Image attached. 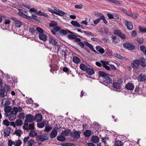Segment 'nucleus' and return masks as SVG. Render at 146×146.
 <instances>
[{"instance_id": "nucleus-1", "label": "nucleus", "mask_w": 146, "mask_h": 146, "mask_svg": "<svg viewBox=\"0 0 146 146\" xmlns=\"http://www.w3.org/2000/svg\"><path fill=\"white\" fill-rule=\"evenodd\" d=\"M99 75L103 79V84L105 85H107L108 84L111 83L112 79L109 77L108 74L103 71H100L98 73Z\"/></svg>"}, {"instance_id": "nucleus-2", "label": "nucleus", "mask_w": 146, "mask_h": 146, "mask_svg": "<svg viewBox=\"0 0 146 146\" xmlns=\"http://www.w3.org/2000/svg\"><path fill=\"white\" fill-rule=\"evenodd\" d=\"M48 136L47 134H44L38 135L36 137V140L43 142L46 140L48 139Z\"/></svg>"}, {"instance_id": "nucleus-3", "label": "nucleus", "mask_w": 146, "mask_h": 146, "mask_svg": "<svg viewBox=\"0 0 146 146\" xmlns=\"http://www.w3.org/2000/svg\"><path fill=\"white\" fill-rule=\"evenodd\" d=\"M61 30V28L59 26H56L53 27L51 31V33L55 35L56 37H59L60 35L58 32Z\"/></svg>"}, {"instance_id": "nucleus-4", "label": "nucleus", "mask_w": 146, "mask_h": 146, "mask_svg": "<svg viewBox=\"0 0 146 146\" xmlns=\"http://www.w3.org/2000/svg\"><path fill=\"white\" fill-rule=\"evenodd\" d=\"M139 60L137 59L134 60L131 63V66L134 70L139 69Z\"/></svg>"}, {"instance_id": "nucleus-5", "label": "nucleus", "mask_w": 146, "mask_h": 146, "mask_svg": "<svg viewBox=\"0 0 146 146\" xmlns=\"http://www.w3.org/2000/svg\"><path fill=\"white\" fill-rule=\"evenodd\" d=\"M123 46L124 48L129 50H133L134 49L135 47L133 44L129 42L124 43L123 44Z\"/></svg>"}, {"instance_id": "nucleus-6", "label": "nucleus", "mask_w": 146, "mask_h": 146, "mask_svg": "<svg viewBox=\"0 0 146 146\" xmlns=\"http://www.w3.org/2000/svg\"><path fill=\"white\" fill-rule=\"evenodd\" d=\"M10 19L13 21L15 26L17 28L20 27L22 25V22L15 17H12Z\"/></svg>"}, {"instance_id": "nucleus-7", "label": "nucleus", "mask_w": 146, "mask_h": 146, "mask_svg": "<svg viewBox=\"0 0 146 146\" xmlns=\"http://www.w3.org/2000/svg\"><path fill=\"white\" fill-rule=\"evenodd\" d=\"M15 112L13 110L9 114V119L10 121H13L16 118V114Z\"/></svg>"}, {"instance_id": "nucleus-8", "label": "nucleus", "mask_w": 146, "mask_h": 146, "mask_svg": "<svg viewBox=\"0 0 146 146\" xmlns=\"http://www.w3.org/2000/svg\"><path fill=\"white\" fill-rule=\"evenodd\" d=\"M80 131H76L72 134L71 137L74 139H78L80 137Z\"/></svg>"}, {"instance_id": "nucleus-9", "label": "nucleus", "mask_w": 146, "mask_h": 146, "mask_svg": "<svg viewBox=\"0 0 146 146\" xmlns=\"http://www.w3.org/2000/svg\"><path fill=\"white\" fill-rule=\"evenodd\" d=\"M26 119L29 122H32L34 119V117L32 115L28 114L25 117Z\"/></svg>"}, {"instance_id": "nucleus-10", "label": "nucleus", "mask_w": 146, "mask_h": 146, "mask_svg": "<svg viewBox=\"0 0 146 146\" xmlns=\"http://www.w3.org/2000/svg\"><path fill=\"white\" fill-rule=\"evenodd\" d=\"M42 116L40 113L37 114L34 117L35 120L38 122L41 121L42 120Z\"/></svg>"}, {"instance_id": "nucleus-11", "label": "nucleus", "mask_w": 146, "mask_h": 146, "mask_svg": "<svg viewBox=\"0 0 146 146\" xmlns=\"http://www.w3.org/2000/svg\"><path fill=\"white\" fill-rule=\"evenodd\" d=\"M125 25L127 28V29L129 30H132L133 29V25L132 23L128 21H125Z\"/></svg>"}, {"instance_id": "nucleus-12", "label": "nucleus", "mask_w": 146, "mask_h": 146, "mask_svg": "<svg viewBox=\"0 0 146 146\" xmlns=\"http://www.w3.org/2000/svg\"><path fill=\"white\" fill-rule=\"evenodd\" d=\"M84 42L85 44V45L89 47L91 50L93 52L95 53L98 54V53L94 49L93 47V46L91 44L89 43L87 41H85Z\"/></svg>"}, {"instance_id": "nucleus-13", "label": "nucleus", "mask_w": 146, "mask_h": 146, "mask_svg": "<svg viewBox=\"0 0 146 146\" xmlns=\"http://www.w3.org/2000/svg\"><path fill=\"white\" fill-rule=\"evenodd\" d=\"M7 92L6 90L3 88L0 90V96L4 98L7 95Z\"/></svg>"}, {"instance_id": "nucleus-14", "label": "nucleus", "mask_w": 146, "mask_h": 146, "mask_svg": "<svg viewBox=\"0 0 146 146\" xmlns=\"http://www.w3.org/2000/svg\"><path fill=\"white\" fill-rule=\"evenodd\" d=\"M138 80L142 82H144L146 80V76L144 74H141L138 76Z\"/></svg>"}, {"instance_id": "nucleus-15", "label": "nucleus", "mask_w": 146, "mask_h": 146, "mask_svg": "<svg viewBox=\"0 0 146 146\" xmlns=\"http://www.w3.org/2000/svg\"><path fill=\"white\" fill-rule=\"evenodd\" d=\"M48 121L46 120L40 123H38L37 126L39 128H42L44 126L45 124L48 125Z\"/></svg>"}, {"instance_id": "nucleus-16", "label": "nucleus", "mask_w": 146, "mask_h": 146, "mask_svg": "<svg viewBox=\"0 0 146 146\" xmlns=\"http://www.w3.org/2000/svg\"><path fill=\"white\" fill-rule=\"evenodd\" d=\"M113 87L119 90L121 87V85L117 82H113Z\"/></svg>"}, {"instance_id": "nucleus-17", "label": "nucleus", "mask_w": 146, "mask_h": 146, "mask_svg": "<svg viewBox=\"0 0 146 146\" xmlns=\"http://www.w3.org/2000/svg\"><path fill=\"white\" fill-rule=\"evenodd\" d=\"M125 88L127 90H132L134 89V86L132 83H129L126 85Z\"/></svg>"}, {"instance_id": "nucleus-18", "label": "nucleus", "mask_w": 146, "mask_h": 146, "mask_svg": "<svg viewBox=\"0 0 146 146\" xmlns=\"http://www.w3.org/2000/svg\"><path fill=\"white\" fill-rule=\"evenodd\" d=\"M91 140L94 143H98L99 141V138L97 136H93L91 137Z\"/></svg>"}, {"instance_id": "nucleus-19", "label": "nucleus", "mask_w": 146, "mask_h": 146, "mask_svg": "<svg viewBox=\"0 0 146 146\" xmlns=\"http://www.w3.org/2000/svg\"><path fill=\"white\" fill-rule=\"evenodd\" d=\"M11 128L10 127H9L6 129H5L4 131V137H7L9 135L10 133V130Z\"/></svg>"}, {"instance_id": "nucleus-20", "label": "nucleus", "mask_w": 146, "mask_h": 146, "mask_svg": "<svg viewBox=\"0 0 146 146\" xmlns=\"http://www.w3.org/2000/svg\"><path fill=\"white\" fill-rule=\"evenodd\" d=\"M57 134V132L56 129H53L51 131L50 134V137L53 139L55 137Z\"/></svg>"}, {"instance_id": "nucleus-21", "label": "nucleus", "mask_w": 146, "mask_h": 146, "mask_svg": "<svg viewBox=\"0 0 146 146\" xmlns=\"http://www.w3.org/2000/svg\"><path fill=\"white\" fill-rule=\"evenodd\" d=\"M39 38L40 40L44 41H46L47 40V38L46 35L43 33L40 34L39 35Z\"/></svg>"}, {"instance_id": "nucleus-22", "label": "nucleus", "mask_w": 146, "mask_h": 146, "mask_svg": "<svg viewBox=\"0 0 146 146\" xmlns=\"http://www.w3.org/2000/svg\"><path fill=\"white\" fill-rule=\"evenodd\" d=\"M96 49L98 51L102 54H104V50L100 46H96Z\"/></svg>"}, {"instance_id": "nucleus-23", "label": "nucleus", "mask_w": 146, "mask_h": 146, "mask_svg": "<svg viewBox=\"0 0 146 146\" xmlns=\"http://www.w3.org/2000/svg\"><path fill=\"white\" fill-rule=\"evenodd\" d=\"M23 133V132L21 130L16 129L15 132L13 133V135H16L17 136H18L19 137L21 136V134Z\"/></svg>"}, {"instance_id": "nucleus-24", "label": "nucleus", "mask_w": 146, "mask_h": 146, "mask_svg": "<svg viewBox=\"0 0 146 146\" xmlns=\"http://www.w3.org/2000/svg\"><path fill=\"white\" fill-rule=\"evenodd\" d=\"M86 71V72L89 75H92L94 73V70L90 68H87Z\"/></svg>"}, {"instance_id": "nucleus-25", "label": "nucleus", "mask_w": 146, "mask_h": 146, "mask_svg": "<svg viewBox=\"0 0 146 146\" xmlns=\"http://www.w3.org/2000/svg\"><path fill=\"white\" fill-rule=\"evenodd\" d=\"M49 41L50 43L53 45H56L57 43V42L51 37H50L49 38Z\"/></svg>"}, {"instance_id": "nucleus-26", "label": "nucleus", "mask_w": 146, "mask_h": 146, "mask_svg": "<svg viewBox=\"0 0 146 146\" xmlns=\"http://www.w3.org/2000/svg\"><path fill=\"white\" fill-rule=\"evenodd\" d=\"M139 62L140 63V64L141 66L143 67L145 66L146 65L145 63V59L144 58H139Z\"/></svg>"}, {"instance_id": "nucleus-27", "label": "nucleus", "mask_w": 146, "mask_h": 146, "mask_svg": "<svg viewBox=\"0 0 146 146\" xmlns=\"http://www.w3.org/2000/svg\"><path fill=\"white\" fill-rule=\"evenodd\" d=\"M12 108L9 106H6L4 107V111L5 112L10 113L12 111Z\"/></svg>"}, {"instance_id": "nucleus-28", "label": "nucleus", "mask_w": 146, "mask_h": 146, "mask_svg": "<svg viewBox=\"0 0 146 146\" xmlns=\"http://www.w3.org/2000/svg\"><path fill=\"white\" fill-rule=\"evenodd\" d=\"M73 61L76 64H79L80 62V59L77 56H74L72 58Z\"/></svg>"}, {"instance_id": "nucleus-29", "label": "nucleus", "mask_w": 146, "mask_h": 146, "mask_svg": "<svg viewBox=\"0 0 146 146\" xmlns=\"http://www.w3.org/2000/svg\"><path fill=\"white\" fill-rule=\"evenodd\" d=\"M58 33H59V35H61L62 36H64L68 34L67 29L61 30L60 31L58 32Z\"/></svg>"}, {"instance_id": "nucleus-30", "label": "nucleus", "mask_w": 146, "mask_h": 146, "mask_svg": "<svg viewBox=\"0 0 146 146\" xmlns=\"http://www.w3.org/2000/svg\"><path fill=\"white\" fill-rule=\"evenodd\" d=\"M58 23L54 21H52L49 24V26L50 27L52 28L57 26Z\"/></svg>"}, {"instance_id": "nucleus-31", "label": "nucleus", "mask_w": 146, "mask_h": 146, "mask_svg": "<svg viewBox=\"0 0 146 146\" xmlns=\"http://www.w3.org/2000/svg\"><path fill=\"white\" fill-rule=\"evenodd\" d=\"M57 139L58 141L61 142H64L66 140V138L61 135L58 136L57 137Z\"/></svg>"}, {"instance_id": "nucleus-32", "label": "nucleus", "mask_w": 146, "mask_h": 146, "mask_svg": "<svg viewBox=\"0 0 146 146\" xmlns=\"http://www.w3.org/2000/svg\"><path fill=\"white\" fill-rule=\"evenodd\" d=\"M71 23L74 26L76 27H80V25L77 22L74 21H72L71 22Z\"/></svg>"}, {"instance_id": "nucleus-33", "label": "nucleus", "mask_w": 146, "mask_h": 146, "mask_svg": "<svg viewBox=\"0 0 146 146\" xmlns=\"http://www.w3.org/2000/svg\"><path fill=\"white\" fill-rule=\"evenodd\" d=\"M88 67L84 64L82 63L80 65V68L82 70L86 71Z\"/></svg>"}, {"instance_id": "nucleus-34", "label": "nucleus", "mask_w": 146, "mask_h": 146, "mask_svg": "<svg viewBox=\"0 0 146 146\" xmlns=\"http://www.w3.org/2000/svg\"><path fill=\"white\" fill-rule=\"evenodd\" d=\"M15 122L17 126H21L23 124V121L21 119H17Z\"/></svg>"}, {"instance_id": "nucleus-35", "label": "nucleus", "mask_w": 146, "mask_h": 146, "mask_svg": "<svg viewBox=\"0 0 146 146\" xmlns=\"http://www.w3.org/2000/svg\"><path fill=\"white\" fill-rule=\"evenodd\" d=\"M67 38L70 40L75 39L77 38V36L75 34H70L68 35Z\"/></svg>"}, {"instance_id": "nucleus-36", "label": "nucleus", "mask_w": 146, "mask_h": 146, "mask_svg": "<svg viewBox=\"0 0 146 146\" xmlns=\"http://www.w3.org/2000/svg\"><path fill=\"white\" fill-rule=\"evenodd\" d=\"M13 110L14 111V112H15V114H17L18 111L21 112L22 111V108L20 106L18 108L14 107L13 108Z\"/></svg>"}, {"instance_id": "nucleus-37", "label": "nucleus", "mask_w": 146, "mask_h": 146, "mask_svg": "<svg viewBox=\"0 0 146 146\" xmlns=\"http://www.w3.org/2000/svg\"><path fill=\"white\" fill-rule=\"evenodd\" d=\"M140 49L141 50L145 55H146V47L143 45L140 46Z\"/></svg>"}, {"instance_id": "nucleus-38", "label": "nucleus", "mask_w": 146, "mask_h": 146, "mask_svg": "<svg viewBox=\"0 0 146 146\" xmlns=\"http://www.w3.org/2000/svg\"><path fill=\"white\" fill-rule=\"evenodd\" d=\"M36 30L35 28L33 27H31L29 29L30 32L32 34H34L36 31Z\"/></svg>"}, {"instance_id": "nucleus-39", "label": "nucleus", "mask_w": 146, "mask_h": 146, "mask_svg": "<svg viewBox=\"0 0 146 146\" xmlns=\"http://www.w3.org/2000/svg\"><path fill=\"white\" fill-rule=\"evenodd\" d=\"M83 134L86 137H88L91 134V131L89 130H86L84 132Z\"/></svg>"}, {"instance_id": "nucleus-40", "label": "nucleus", "mask_w": 146, "mask_h": 146, "mask_svg": "<svg viewBox=\"0 0 146 146\" xmlns=\"http://www.w3.org/2000/svg\"><path fill=\"white\" fill-rule=\"evenodd\" d=\"M84 33H85V35H86L88 36H95L96 35L92 33L91 32L88 31H84Z\"/></svg>"}, {"instance_id": "nucleus-41", "label": "nucleus", "mask_w": 146, "mask_h": 146, "mask_svg": "<svg viewBox=\"0 0 146 146\" xmlns=\"http://www.w3.org/2000/svg\"><path fill=\"white\" fill-rule=\"evenodd\" d=\"M139 31L141 33H146V28L144 27H139Z\"/></svg>"}, {"instance_id": "nucleus-42", "label": "nucleus", "mask_w": 146, "mask_h": 146, "mask_svg": "<svg viewBox=\"0 0 146 146\" xmlns=\"http://www.w3.org/2000/svg\"><path fill=\"white\" fill-rule=\"evenodd\" d=\"M100 61L102 64L104 68L105 67V66H107V65H109V62L104 61L102 60H100Z\"/></svg>"}, {"instance_id": "nucleus-43", "label": "nucleus", "mask_w": 146, "mask_h": 146, "mask_svg": "<svg viewBox=\"0 0 146 146\" xmlns=\"http://www.w3.org/2000/svg\"><path fill=\"white\" fill-rule=\"evenodd\" d=\"M91 40L93 41L98 42L101 43H102L103 42L101 40H100L98 38H92Z\"/></svg>"}, {"instance_id": "nucleus-44", "label": "nucleus", "mask_w": 146, "mask_h": 146, "mask_svg": "<svg viewBox=\"0 0 146 146\" xmlns=\"http://www.w3.org/2000/svg\"><path fill=\"white\" fill-rule=\"evenodd\" d=\"M3 123L5 125L8 126L9 125L10 122L7 119H5L3 120Z\"/></svg>"}, {"instance_id": "nucleus-45", "label": "nucleus", "mask_w": 146, "mask_h": 146, "mask_svg": "<svg viewBox=\"0 0 146 146\" xmlns=\"http://www.w3.org/2000/svg\"><path fill=\"white\" fill-rule=\"evenodd\" d=\"M58 12L57 13H58V14H57V15L60 16H63V15H65L66 13L64 11L60 10L59 9V10H58Z\"/></svg>"}, {"instance_id": "nucleus-46", "label": "nucleus", "mask_w": 146, "mask_h": 146, "mask_svg": "<svg viewBox=\"0 0 146 146\" xmlns=\"http://www.w3.org/2000/svg\"><path fill=\"white\" fill-rule=\"evenodd\" d=\"M34 123H32L30 124L28 126V130H34Z\"/></svg>"}, {"instance_id": "nucleus-47", "label": "nucleus", "mask_w": 146, "mask_h": 146, "mask_svg": "<svg viewBox=\"0 0 146 146\" xmlns=\"http://www.w3.org/2000/svg\"><path fill=\"white\" fill-rule=\"evenodd\" d=\"M45 128L44 129V131L46 132H48L52 128L51 127L47 125H48L46 124Z\"/></svg>"}, {"instance_id": "nucleus-48", "label": "nucleus", "mask_w": 146, "mask_h": 146, "mask_svg": "<svg viewBox=\"0 0 146 146\" xmlns=\"http://www.w3.org/2000/svg\"><path fill=\"white\" fill-rule=\"evenodd\" d=\"M61 134L64 136H67L68 135V132L67 130L66 129L64 131H63Z\"/></svg>"}, {"instance_id": "nucleus-49", "label": "nucleus", "mask_w": 146, "mask_h": 146, "mask_svg": "<svg viewBox=\"0 0 146 146\" xmlns=\"http://www.w3.org/2000/svg\"><path fill=\"white\" fill-rule=\"evenodd\" d=\"M34 143V140L31 139L30 141H28L27 146H32L33 145V144Z\"/></svg>"}, {"instance_id": "nucleus-50", "label": "nucleus", "mask_w": 146, "mask_h": 146, "mask_svg": "<svg viewBox=\"0 0 146 146\" xmlns=\"http://www.w3.org/2000/svg\"><path fill=\"white\" fill-rule=\"evenodd\" d=\"M121 32L120 31L118 30H115L114 31L113 33L114 35H116L119 36L121 34Z\"/></svg>"}, {"instance_id": "nucleus-51", "label": "nucleus", "mask_w": 146, "mask_h": 146, "mask_svg": "<svg viewBox=\"0 0 146 146\" xmlns=\"http://www.w3.org/2000/svg\"><path fill=\"white\" fill-rule=\"evenodd\" d=\"M121 141L118 140L117 141L115 142L114 145L115 146H121Z\"/></svg>"}, {"instance_id": "nucleus-52", "label": "nucleus", "mask_w": 146, "mask_h": 146, "mask_svg": "<svg viewBox=\"0 0 146 146\" xmlns=\"http://www.w3.org/2000/svg\"><path fill=\"white\" fill-rule=\"evenodd\" d=\"M108 1L114 4H119L120 3L118 1L116 0H108Z\"/></svg>"}, {"instance_id": "nucleus-53", "label": "nucleus", "mask_w": 146, "mask_h": 146, "mask_svg": "<svg viewBox=\"0 0 146 146\" xmlns=\"http://www.w3.org/2000/svg\"><path fill=\"white\" fill-rule=\"evenodd\" d=\"M128 16H131L134 19L137 18V15L135 13H132L131 14H129Z\"/></svg>"}, {"instance_id": "nucleus-54", "label": "nucleus", "mask_w": 146, "mask_h": 146, "mask_svg": "<svg viewBox=\"0 0 146 146\" xmlns=\"http://www.w3.org/2000/svg\"><path fill=\"white\" fill-rule=\"evenodd\" d=\"M137 33L135 31H133L131 33L132 37H135L137 35Z\"/></svg>"}, {"instance_id": "nucleus-55", "label": "nucleus", "mask_w": 146, "mask_h": 146, "mask_svg": "<svg viewBox=\"0 0 146 146\" xmlns=\"http://www.w3.org/2000/svg\"><path fill=\"white\" fill-rule=\"evenodd\" d=\"M136 40L139 44H142L144 40L142 38H137Z\"/></svg>"}, {"instance_id": "nucleus-56", "label": "nucleus", "mask_w": 146, "mask_h": 146, "mask_svg": "<svg viewBox=\"0 0 146 146\" xmlns=\"http://www.w3.org/2000/svg\"><path fill=\"white\" fill-rule=\"evenodd\" d=\"M36 30L40 34L43 33V30L40 27H38L36 28Z\"/></svg>"}, {"instance_id": "nucleus-57", "label": "nucleus", "mask_w": 146, "mask_h": 146, "mask_svg": "<svg viewBox=\"0 0 146 146\" xmlns=\"http://www.w3.org/2000/svg\"><path fill=\"white\" fill-rule=\"evenodd\" d=\"M11 102L8 99H7L5 102L4 105V106H7L9 105L10 104Z\"/></svg>"}, {"instance_id": "nucleus-58", "label": "nucleus", "mask_w": 146, "mask_h": 146, "mask_svg": "<svg viewBox=\"0 0 146 146\" xmlns=\"http://www.w3.org/2000/svg\"><path fill=\"white\" fill-rule=\"evenodd\" d=\"M77 45H78L79 46H80L82 48H83L84 46V42H78L77 44Z\"/></svg>"}, {"instance_id": "nucleus-59", "label": "nucleus", "mask_w": 146, "mask_h": 146, "mask_svg": "<svg viewBox=\"0 0 146 146\" xmlns=\"http://www.w3.org/2000/svg\"><path fill=\"white\" fill-rule=\"evenodd\" d=\"M27 103L28 104H32L33 103V101L31 98L28 99L26 101Z\"/></svg>"}, {"instance_id": "nucleus-60", "label": "nucleus", "mask_w": 146, "mask_h": 146, "mask_svg": "<svg viewBox=\"0 0 146 146\" xmlns=\"http://www.w3.org/2000/svg\"><path fill=\"white\" fill-rule=\"evenodd\" d=\"M111 38L112 42H114L115 44H116L117 42V41H116L115 40L116 38V36L115 35H113L111 36Z\"/></svg>"}, {"instance_id": "nucleus-61", "label": "nucleus", "mask_w": 146, "mask_h": 146, "mask_svg": "<svg viewBox=\"0 0 146 146\" xmlns=\"http://www.w3.org/2000/svg\"><path fill=\"white\" fill-rule=\"evenodd\" d=\"M18 116L19 118L23 119L25 117V114L23 113H20L19 114Z\"/></svg>"}, {"instance_id": "nucleus-62", "label": "nucleus", "mask_w": 146, "mask_h": 146, "mask_svg": "<svg viewBox=\"0 0 146 146\" xmlns=\"http://www.w3.org/2000/svg\"><path fill=\"white\" fill-rule=\"evenodd\" d=\"M115 56L116 58L120 59L121 60L123 59V56L121 55L118 54H116V55H115Z\"/></svg>"}, {"instance_id": "nucleus-63", "label": "nucleus", "mask_w": 146, "mask_h": 146, "mask_svg": "<svg viewBox=\"0 0 146 146\" xmlns=\"http://www.w3.org/2000/svg\"><path fill=\"white\" fill-rule=\"evenodd\" d=\"M4 89L6 90L7 92L10 89V86L8 85H6L5 86H4L3 88Z\"/></svg>"}, {"instance_id": "nucleus-64", "label": "nucleus", "mask_w": 146, "mask_h": 146, "mask_svg": "<svg viewBox=\"0 0 146 146\" xmlns=\"http://www.w3.org/2000/svg\"><path fill=\"white\" fill-rule=\"evenodd\" d=\"M22 143L21 142V141L18 139L17 141L16 142L15 146H20Z\"/></svg>"}]
</instances>
